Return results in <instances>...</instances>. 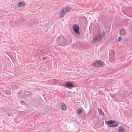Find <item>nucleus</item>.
Instances as JSON below:
<instances>
[{"label":"nucleus","mask_w":132,"mask_h":132,"mask_svg":"<svg viewBox=\"0 0 132 132\" xmlns=\"http://www.w3.org/2000/svg\"><path fill=\"white\" fill-rule=\"evenodd\" d=\"M110 96L111 97L115 98L119 97V96H118V95L116 94H110Z\"/></svg>","instance_id":"9d476101"},{"label":"nucleus","mask_w":132,"mask_h":132,"mask_svg":"<svg viewBox=\"0 0 132 132\" xmlns=\"http://www.w3.org/2000/svg\"><path fill=\"white\" fill-rule=\"evenodd\" d=\"M78 34V35H79V34H78H78Z\"/></svg>","instance_id":"b1692460"},{"label":"nucleus","mask_w":132,"mask_h":132,"mask_svg":"<svg viewBox=\"0 0 132 132\" xmlns=\"http://www.w3.org/2000/svg\"><path fill=\"white\" fill-rule=\"evenodd\" d=\"M12 88H13L14 89H17L18 88V86L16 85H14L13 86Z\"/></svg>","instance_id":"f3484780"},{"label":"nucleus","mask_w":132,"mask_h":132,"mask_svg":"<svg viewBox=\"0 0 132 132\" xmlns=\"http://www.w3.org/2000/svg\"><path fill=\"white\" fill-rule=\"evenodd\" d=\"M131 29L132 30V27L131 28Z\"/></svg>","instance_id":"393cba45"},{"label":"nucleus","mask_w":132,"mask_h":132,"mask_svg":"<svg viewBox=\"0 0 132 132\" xmlns=\"http://www.w3.org/2000/svg\"><path fill=\"white\" fill-rule=\"evenodd\" d=\"M24 92V95L26 96V97H27L28 95H29V93L28 91L25 92Z\"/></svg>","instance_id":"a211bd4d"},{"label":"nucleus","mask_w":132,"mask_h":132,"mask_svg":"<svg viewBox=\"0 0 132 132\" xmlns=\"http://www.w3.org/2000/svg\"><path fill=\"white\" fill-rule=\"evenodd\" d=\"M113 121L110 120L106 122V123L107 125H111L113 123Z\"/></svg>","instance_id":"f8f14e48"},{"label":"nucleus","mask_w":132,"mask_h":132,"mask_svg":"<svg viewBox=\"0 0 132 132\" xmlns=\"http://www.w3.org/2000/svg\"><path fill=\"white\" fill-rule=\"evenodd\" d=\"M47 59V57H44L43 58V60H44L45 59Z\"/></svg>","instance_id":"4be33fe9"},{"label":"nucleus","mask_w":132,"mask_h":132,"mask_svg":"<svg viewBox=\"0 0 132 132\" xmlns=\"http://www.w3.org/2000/svg\"><path fill=\"white\" fill-rule=\"evenodd\" d=\"M74 86V85L71 82H67L65 84V86L67 88L69 87H72Z\"/></svg>","instance_id":"0eeeda50"},{"label":"nucleus","mask_w":132,"mask_h":132,"mask_svg":"<svg viewBox=\"0 0 132 132\" xmlns=\"http://www.w3.org/2000/svg\"><path fill=\"white\" fill-rule=\"evenodd\" d=\"M73 28L75 33H79V27L76 24H74Z\"/></svg>","instance_id":"39448f33"},{"label":"nucleus","mask_w":132,"mask_h":132,"mask_svg":"<svg viewBox=\"0 0 132 132\" xmlns=\"http://www.w3.org/2000/svg\"><path fill=\"white\" fill-rule=\"evenodd\" d=\"M126 95V93H123V94H122V95H120V96L121 97H125Z\"/></svg>","instance_id":"aec40b11"},{"label":"nucleus","mask_w":132,"mask_h":132,"mask_svg":"<svg viewBox=\"0 0 132 132\" xmlns=\"http://www.w3.org/2000/svg\"><path fill=\"white\" fill-rule=\"evenodd\" d=\"M72 9L70 7H63L60 11L59 15L61 18L63 17L64 16L67 14V13L69 12Z\"/></svg>","instance_id":"f257e3e1"},{"label":"nucleus","mask_w":132,"mask_h":132,"mask_svg":"<svg viewBox=\"0 0 132 132\" xmlns=\"http://www.w3.org/2000/svg\"><path fill=\"white\" fill-rule=\"evenodd\" d=\"M21 102H23V101H21Z\"/></svg>","instance_id":"5701e85b"},{"label":"nucleus","mask_w":132,"mask_h":132,"mask_svg":"<svg viewBox=\"0 0 132 132\" xmlns=\"http://www.w3.org/2000/svg\"><path fill=\"white\" fill-rule=\"evenodd\" d=\"M124 128L122 126H120L119 128L118 132H125Z\"/></svg>","instance_id":"6e6552de"},{"label":"nucleus","mask_w":132,"mask_h":132,"mask_svg":"<svg viewBox=\"0 0 132 132\" xmlns=\"http://www.w3.org/2000/svg\"><path fill=\"white\" fill-rule=\"evenodd\" d=\"M105 34H101L96 36L95 37H94L92 42L95 43L100 40L104 36Z\"/></svg>","instance_id":"f03ea898"},{"label":"nucleus","mask_w":132,"mask_h":132,"mask_svg":"<svg viewBox=\"0 0 132 132\" xmlns=\"http://www.w3.org/2000/svg\"><path fill=\"white\" fill-rule=\"evenodd\" d=\"M126 32L124 29H122L120 31V33H125Z\"/></svg>","instance_id":"6ab92c4d"},{"label":"nucleus","mask_w":132,"mask_h":132,"mask_svg":"<svg viewBox=\"0 0 132 132\" xmlns=\"http://www.w3.org/2000/svg\"><path fill=\"white\" fill-rule=\"evenodd\" d=\"M98 63L99 64V65L100 66V67L103 66L104 65V63L101 61V60H99L98 61Z\"/></svg>","instance_id":"9b49d317"},{"label":"nucleus","mask_w":132,"mask_h":132,"mask_svg":"<svg viewBox=\"0 0 132 132\" xmlns=\"http://www.w3.org/2000/svg\"><path fill=\"white\" fill-rule=\"evenodd\" d=\"M82 109L81 108H79L77 110V113L79 114H80L82 113Z\"/></svg>","instance_id":"4468645a"},{"label":"nucleus","mask_w":132,"mask_h":132,"mask_svg":"<svg viewBox=\"0 0 132 132\" xmlns=\"http://www.w3.org/2000/svg\"><path fill=\"white\" fill-rule=\"evenodd\" d=\"M119 125V123L117 121H113V123L112 125H109V127H115Z\"/></svg>","instance_id":"423d86ee"},{"label":"nucleus","mask_w":132,"mask_h":132,"mask_svg":"<svg viewBox=\"0 0 132 132\" xmlns=\"http://www.w3.org/2000/svg\"><path fill=\"white\" fill-rule=\"evenodd\" d=\"M98 111L100 114L103 116H104V114L103 113V112L101 109H98Z\"/></svg>","instance_id":"2eb2a0df"},{"label":"nucleus","mask_w":132,"mask_h":132,"mask_svg":"<svg viewBox=\"0 0 132 132\" xmlns=\"http://www.w3.org/2000/svg\"><path fill=\"white\" fill-rule=\"evenodd\" d=\"M61 108L62 110L65 111L66 109V107L65 104L62 105L61 106Z\"/></svg>","instance_id":"ddd939ff"},{"label":"nucleus","mask_w":132,"mask_h":132,"mask_svg":"<svg viewBox=\"0 0 132 132\" xmlns=\"http://www.w3.org/2000/svg\"><path fill=\"white\" fill-rule=\"evenodd\" d=\"M25 4V3L23 2L19 3L18 4V5L19 7H22Z\"/></svg>","instance_id":"dca6fc26"},{"label":"nucleus","mask_w":132,"mask_h":132,"mask_svg":"<svg viewBox=\"0 0 132 132\" xmlns=\"http://www.w3.org/2000/svg\"><path fill=\"white\" fill-rule=\"evenodd\" d=\"M57 41L61 44H62L64 43V39L63 37H59L57 40Z\"/></svg>","instance_id":"7ed1b4c3"},{"label":"nucleus","mask_w":132,"mask_h":132,"mask_svg":"<svg viewBox=\"0 0 132 132\" xmlns=\"http://www.w3.org/2000/svg\"><path fill=\"white\" fill-rule=\"evenodd\" d=\"M99 64L98 63V61H97L94 63L93 64V65L94 67H100V65H99Z\"/></svg>","instance_id":"1a4fd4ad"},{"label":"nucleus","mask_w":132,"mask_h":132,"mask_svg":"<svg viewBox=\"0 0 132 132\" xmlns=\"http://www.w3.org/2000/svg\"><path fill=\"white\" fill-rule=\"evenodd\" d=\"M18 96L21 99L26 97V96L24 95V92L22 91H20L18 93Z\"/></svg>","instance_id":"20e7f679"},{"label":"nucleus","mask_w":132,"mask_h":132,"mask_svg":"<svg viewBox=\"0 0 132 132\" xmlns=\"http://www.w3.org/2000/svg\"><path fill=\"white\" fill-rule=\"evenodd\" d=\"M121 39V37L120 36H119L118 37V39H117L118 41H120Z\"/></svg>","instance_id":"412c9836"}]
</instances>
